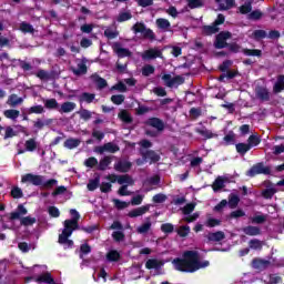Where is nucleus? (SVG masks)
<instances>
[{"mask_svg": "<svg viewBox=\"0 0 284 284\" xmlns=\"http://www.w3.org/2000/svg\"><path fill=\"white\" fill-rule=\"evenodd\" d=\"M113 50L118 57H130V50L122 48L119 43L113 44Z\"/></svg>", "mask_w": 284, "mask_h": 284, "instance_id": "nucleus-23", "label": "nucleus"}, {"mask_svg": "<svg viewBox=\"0 0 284 284\" xmlns=\"http://www.w3.org/2000/svg\"><path fill=\"white\" fill-rule=\"evenodd\" d=\"M219 3L220 10H231L234 8V0H215Z\"/></svg>", "mask_w": 284, "mask_h": 284, "instance_id": "nucleus-22", "label": "nucleus"}, {"mask_svg": "<svg viewBox=\"0 0 284 284\" xmlns=\"http://www.w3.org/2000/svg\"><path fill=\"white\" fill-rule=\"evenodd\" d=\"M146 125H150L151 128H154L158 130V132H161L165 125L163 124V121H161L159 118H151L146 121Z\"/></svg>", "mask_w": 284, "mask_h": 284, "instance_id": "nucleus-14", "label": "nucleus"}, {"mask_svg": "<svg viewBox=\"0 0 284 284\" xmlns=\"http://www.w3.org/2000/svg\"><path fill=\"white\" fill-rule=\"evenodd\" d=\"M24 148L27 152H34L37 150V141L34 139H30L26 142Z\"/></svg>", "mask_w": 284, "mask_h": 284, "instance_id": "nucleus-38", "label": "nucleus"}, {"mask_svg": "<svg viewBox=\"0 0 284 284\" xmlns=\"http://www.w3.org/2000/svg\"><path fill=\"white\" fill-rule=\"evenodd\" d=\"M72 72L77 75L85 74L88 72V67H85L83 61H78V68H72Z\"/></svg>", "mask_w": 284, "mask_h": 284, "instance_id": "nucleus-26", "label": "nucleus"}, {"mask_svg": "<svg viewBox=\"0 0 284 284\" xmlns=\"http://www.w3.org/2000/svg\"><path fill=\"white\" fill-rule=\"evenodd\" d=\"M70 214L72 216V220L64 221V229L62 233L59 235V243L60 245H63L65 250L74 245V242L70 240V237L72 236V232H74V230L79 227V219H81V215L74 209L70 210Z\"/></svg>", "mask_w": 284, "mask_h": 284, "instance_id": "nucleus-2", "label": "nucleus"}, {"mask_svg": "<svg viewBox=\"0 0 284 284\" xmlns=\"http://www.w3.org/2000/svg\"><path fill=\"white\" fill-rule=\"evenodd\" d=\"M7 103L8 105H11V108H16V105H21V103H23V98H20L17 94H11Z\"/></svg>", "mask_w": 284, "mask_h": 284, "instance_id": "nucleus-21", "label": "nucleus"}, {"mask_svg": "<svg viewBox=\"0 0 284 284\" xmlns=\"http://www.w3.org/2000/svg\"><path fill=\"white\" fill-rule=\"evenodd\" d=\"M57 183H58V181L54 179L45 181V178H43L42 187H44V190H50L51 187H54V185H57Z\"/></svg>", "mask_w": 284, "mask_h": 284, "instance_id": "nucleus-41", "label": "nucleus"}, {"mask_svg": "<svg viewBox=\"0 0 284 284\" xmlns=\"http://www.w3.org/2000/svg\"><path fill=\"white\" fill-rule=\"evenodd\" d=\"M158 57H161V50L159 49H149L142 53V59H144V61L158 59Z\"/></svg>", "mask_w": 284, "mask_h": 284, "instance_id": "nucleus-13", "label": "nucleus"}, {"mask_svg": "<svg viewBox=\"0 0 284 284\" xmlns=\"http://www.w3.org/2000/svg\"><path fill=\"white\" fill-rule=\"evenodd\" d=\"M130 168H132V163L128 161H120L114 165L116 172H130Z\"/></svg>", "mask_w": 284, "mask_h": 284, "instance_id": "nucleus-17", "label": "nucleus"}, {"mask_svg": "<svg viewBox=\"0 0 284 284\" xmlns=\"http://www.w3.org/2000/svg\"><path fill=\"white\" fill-rule=\"evenodd\" d=\"M146 270H161L163 262L156 258H151L145 263Z\"/></svg>", "mask_w": 284, "mask_h": 284, "instance_id": "nucleus-16", "label": "nucleus"}, {"mask_svg": "<svg viewBox=\"0 0 284 284\" xmlns=\"http://www.w3.org/2000/svg\"><path fill=\"white\" fill-rule=\"evenodd\" d=\"M194 207H196V204L189 203L183 207V214H192L194 212Z\"/></svg>", "mask_w": 284, "mask_h": 284, "instance_id": "nucleus-63", "label": "nucleus"}, {"mask_svg": "<svg viewBox=\"0 0 284 284\" xmlns=\"http://www.w3.org/2000/svg\"><path fill=\"white\" fill-rule=\"evenodd\" d=\"M143 199H145V195H134L131 200V205H141V203H143Z\"/></svg>", "mask_w": 284, "mask_h": 284, "instance_id": "nucleus-53", "label": "nucleus"}, {"mask_svg": "<svg viewBox=\"0 0 284 284\" xmlns=\"http://www.w3.org/2000/svg\"><path fill=\"white\" fill-rule=\"evenodd\" d=\"M239 201L240 199L237 197V195H230L229 197V207H231V210H234V207H236V205H239Z\"/></svg>", "mask_w": 284, "mask_h": 284, "instance_id": "nucleus-45", "label": "nucleus"}, {"mask_svg": "<svg viewBox=\"0 0 284 284\" xmlns=\"http://www.w3.org/2000/svg\"><path fill=\"white\" fill-rule=\"evenodd\" d=\"M235 148H236V152H239V154H247V152H250V150H252L250 148V145L246 143H239L235 145Z\"/></svg>", "mask_w": 284, "mask_h": 284, "instance_id": "nucleus-34", "label": "nucleus"}, {"mask_svg": "<svg viewBox=\"0 0 284 284\" xmlns=\"http://www.w3.org/2000/svg\"><path fill=\"white\" fill-rule=\"evenodd\" d=\"M145 24L138 22L133 26L132 30L134 31L135 34H143L145 32Z\"/></svg>", "mask_w": 284, "mask_h": 284, "instance_id": "nucleus-44", "label": "nucleus"}, {"mask_svg": "<svg viewBox=\"0 0 284 284\" xmlns=\"http://www.w3.org/2000/svg\"><path fill=\"white\" fill-rule=\"evenodd\" d=\"M130 19H132V13L130 11H124V12H121L119 16H118V21L120 23H123V21H130Z\"/></svg>", "mask_w": 284, "mask_h": 284, "instance_id": "nucleus-40", "label": "nucleus"}, {"mask_svg": "<svg viewBox=\"0 0 284 284\" xmlns=\"http://www.w3.org/2000/svg\"><path fill=\"white\" fill-rule=\"evenodd\" d=\"M142 74L144 77H150V74H154V67L146 64L145 67H143L142 69Z\"/></svg>", "mask_w": 284, "mask_h": 284, "instance_id": "nucleus-57", "label": "nucleus"}, {"mask_svg": "<svg viewBox=\"0 0 284 284\" xmlns=\"http://www.w3.org/2000/svg\"><path fill=\"white\" fill-rule=\"evenodd\" d=\"M30 114H43L44 109L42 105H36V106H31L29 109Z\"/></svg>", "mask_w": 284, "mask_h": 284, "instance_id": "nucleus-59", "label": "nucleus"}, {"mask_svg": "<svg viewBox=\"0 0 284 284\" xmlns=\"http://www.w3.org/2000/svg\"><path fill=\"white\" fill-rule=\"evenodd\" d=\"M104 36L108 38V39H115V37L119 36V32H116V29H105L104 31Z\"/></svg>", "mask_w": 284, "mask_h": 284, "instance_id": "nucleus-52", "label": "nucleus"}, {"mask_svg": "<svg viewBox=\"0 0 284 284\" xmlns=\"http://www.w3.org/2000/svg\"><path fill=\"white\" fill-rule=\"evenodd\" d=\"M81 145V140L79 139H68L64 142V148H68V150H74V148H79Z\"/></svg>", "mask_w": 284, "mask_h": 284, "instance_id": "nucleus-28", "label": "nucleus"}, {"mask_svg": "<svg viewBox=\"0 0 284 284\" xmlns=\"http://www.w3.org/2000/svg\"><path fill=\"white\" fill-rule=\"evenodd\" d=\"M106 181H110L111 183H119V185H134V180L130 175H108Z\"/></svg>", "mask_w": 284, "mask_h": 284, "instance_id": "nucleus-4", "label": "nucleus"}, {"mask_svg": "<svg viewBox=\"0 0 284 284\" xmlns=\"http://www.w3.org/2000/svg\"><path fill=\"white\" fill-rule=\"evenodd\" d=\"M49 214L53 219H59V216L61 215V212L59 211V209L57 206H50L49 207Z\"/></svg>", "mask_w": 284, "mask_h": 284, "instance_id": "nucleus-60", "label": "nucleus"}, {"mask_svg": "<svg viewBox=\"0 0 284 284\" xmlns=\"http://www.w3.org/2000/svg\"><path fill=\"white\" fill-rule=\"evenodd\" d=\"M121 258V254L118 251L111 250L106 254V261L115 262Z\"/></svg>", "mask_w": 284, "mask_h": 284, "instance_id": "nucleus-33", "label": "nucleus"}, {"mask_svg": "<svg viewBox=\"0 0 284 284\" xmlns=\"http://www.w3.org/2000/svg\"><path fill=\"white\" fill-rule=\"evenodd\" d=\"M253 267L255 270H265V267H267V262H265L263 260H254Z\"/></svg>", "mask_w": 284, "mask_h": 284, "instance_id": "nucleus-43", "label": "nucleus"}, {"mask_svg": "<svg viewBox=\"0 0 284 284\" xmlns=\"http://www.w3.org/2000/svg\"><path fill=\"white\" fill-rule=\"evenodd\" d=\"M142 160H136L138 165H143V163H156L159 161V154L154 151H141Z\"/></svg>", "mask_w": 284, "mask_h": 284, "instance_id": "nucleus-5", "label": "nucleus"}, {"mask_svg": "<svg viewBox=\"0 0 284 284\" xmlns=\"http://www.w3.org/2000/svg\"><path fill=\"white\" fill-rule=\"evenodd\" d=\"M104 148H105L106 152H111V154H114V152H119V145H116L112 142L104 144Z\"/></svg>", "mask_w": 284, "mask_h": 284, "instance_id": "nucleus-46", "label": "nucleus"}, {"mask_svg": "<svg viewBox=\"0 0 284 284\" xmlns=\"http://www.w3.org/2000/svg\"><path fill=\"white\" fill-rule=\"evenodd\" d=\"M256 95L262 101H267V99H270V92L265 88H257Z\"/></svg>", "mask_w": 284, "mask_h": 284, "instance_id": "nucleus-31", "label": "nucleus"}, {"mask_svg": "<svg viewBox=\"0 0 284 284\" xmlns=\"http://www.w3.org/2000/svg\"><path fill=\"white\" fill-rule=\"evenodd\" d=\"M206 239L211 241L212 243H219L220 241H223L225 239V233L223 231H217L215 233H209L206 235Z\"/></svg>", "mask_w": 284, "mask_h": 284, "instance_id": "nucleus-15", "label": "nucleus"}, {"mask_svg": "<svg viewBox=\"0 0 284 284\" xmlns=\"http://www.w3.org/2000/svg\"><path fill=\"white\" fill-rule=\"evenodd\" d=\"M199 133L202 136H204V139H214V136H216V134H214L212 131H210L207 129L199 130Z\"/></svg>", "mask_w": 284, "mask_h": 284, "instance_id": "nucleus-49", "label": "nucleus"}, {"mask_svg": "<svg viewBox=\"0 0 284 284\" xmlns=\"http://www.w3.org/2000/svg\"><path fill=\"white\" fill-rule=\"evenodd\" d=\"M155 24L158 26V28L160 30H163L164 32L170 30V20L168 19H164V18H159L156 21H155Z\"/></svg>", "mask_w": 284, "mask_h": 284, "instance_id": "nucleus-20", "label": "nucleus"}, {"mask_svg": "<svg viewBox=\"0 0 284 284\" xmlns=\"http://www.w3.org/2000/svg\"><path fill=\"white\" fill-rule=\"evenodd\" d=\"M44 108L59 111V102H57V99H47L44 100Z\"/></svg>", "mask_w": 284, "mask_h": 284, "instance_id": "nucleus-29", "label": "nucleus"}, {"mask_svg": "<svg viewBox=\"0 0 284 284\" xmlns=\"http://www.w3.org/2000/svg\"><path fill=\"white\" fill-rule=\"evenodd\" d=\"M112 103H115V105H121L123 101H125V97L119 94V95H112L111 98Z\"/></svg>", "mask_w": 284, "mask_h": 284, "instance_id": "nucleus-61", "label": "nucleus"}, {"mask_svg": "<svg viewBox=\"0 0 284 284\" xmlns=\"http://www.w3.org/2000/svg\"><path fill=\"white\" fill-rule=\"evenodd\" d=\"M110 163H112V158L110 156H105L103 158L100 163H99V170H108V165H110Z\"/></svg>", "mask_w": 284, "mask_h": 284, "instance_id": "nucleus-39", "label": "nucleus"}, {"mask_svg": "<svg viewBox=\"0 0 284 284\" xmlns=\"http://www.w3.org/2000/svg\"><path fill=\"white\" fill-rule=\"evenodd\" d=\"M80 101H84L85 103H92V101H94V94H92V93H83L80 97Z\"/></svg>", "mask_w": 284, "mask_h": 284, "instance_id": "nucleus-54", "label": "nucleus"}, {"mask_svg": "<svg viewBox=\"0 0 284 284\" xmlns=\"http://www.w3.org/2000/svg\"><path fill=\"white\" fill-rule=\"evenodd\" d=\"M230 37H232V34L230 32H221L217 37H216V41H215V48L217 49H223L225 48V45H227V39H230Z\"/></svg>", "mask_w": 284, "mask_h": 284, "instance_id": "nucleus-9", "label": "nucleus"}, {"mask_svg": "<svg viewBox=\"0 0 284 284\" xmlns=\"http://www.w3.org/2000/svg\"><path fill=\"white\" fill-rule=\"evenodd\" d=\"M36 282H37V284H57V283H54V280L52 278L50 273H44V274L40 275L36 280Z\"/></svg>", "mask_w": 284, "mask_h": 284, "instance_id": "nucleus-19", "label": "nucleus"}, {"mask_svg": "<svg viewBox=\"0 0 284 284\" xmlns=\"http://www.w3.org/2000/svg\"><path fill=\"white\" fill-rule=\"evenodd\" d=\"M20 30H21V32H24V33L26 32H34V28L28 22H22L20 24Z\"/></svg>", "mask_w": 284, "mask_h": 284, "instance_id": "nucleus-51", "label": "nucleus"}, {"mask_svg": "<svg viewBox=\"0 0 284 284\" xmlns=\"http://www.w3.org/2000/svg\"><path fill=\"white\" fill-rule=\"evenodd\" d=\"M150 227H152V222L148 221L138 227V233L148 234V232H150Z\"/></svg>", "mask_w": 284, "mask_h": 284, "instance_id": "nucleus-36", "label": "nucleus"}, {"mask_svg": "<svg viewBox=\"0 0 284 284\" xmlns=\"http://www.w3.org/2000/svg\"><path fill=\"white\" fill-rule=\"evenodd\" d=\"M159 183H161V178H159V175H154L150 178L143 183L145 187V192H151V190H154L155 189L154 186L159 185Z\"/></svg>", "mask_w": 284, "mask_h": 284, "instance_id": "nucleus-11", "label": "nucleus"}, {"mask_svg": "<svg viewBox=\"0 0 284 284\" xmlns=\"http://www.w3.org/2000/svg\"><path fill=\"white\" fill-rule=\"evenodd\" d=\"M274 92L278 93V92H283L284 90V75H280L277 78L276 83L274 84L273 88Z\"/></svg>", "mask_w": 284, "mask_h": 284, "instance_id": "nucleus-32", "label": "nucleus"}, {"mask_svg": "<svg viewBox=\"0 0 284 284\" xmlns=\"http://www.w3.org/2000/svg\"><path fill=\"white\" fill-rule=\"evenodd\" d=\"M113 203L118 210H125V207H130V202L113 200Z\"/></svg>", "mask_w": 284, "mask_h": 284, "instance_id": "nucleus-47", "label": "nucleus"}, {"mask_svg": "<svg viewBox=\"0 0 284 284\" xmlns=\"http://www.w3.org/2000/svg\"><path fill=\"white\" fill-rule=\"evenodd\" d=\"M214 192H219V190H223V187H225V178L223 176H219L213 185H212Z\"/></svg>", "mask_w": 284, "mask_h": 284, "instance_id": "nucleus-27", "label": "nucleus"}, {"mask_svg": "<svg viewBox=\"0 0 284 284\" xmlns=\"http://www.w3.org/2000/svg\"><path fill=\"white\" fill-rule=\"evenodd\" d=\"M243 232L247 234V236H258L261 234V229L256 226H246L243 229Z\"/></svg>", "mask_w": 284, "mask_h": 284, "instance_id": "nucleus-30", "label": "nucleus"}, {"mask_svg": "<svg viewBox=\"0 0 284 284\" xmlns=\"http://www.w3.org/2000/svg\"><path fill=\"white\" fill-rule=\"evenodd\" d=\"M99 183H101V179L97 176L94 180H90L87 187L90 192H94L97 187H99Z\"/></svg>", "mask_w": 284, "mask_h": 284, "instance_id": "nucleus-35", "label": "nucleus"}, {"mask_svg": "<svg viewBox=\"0 0 284 284\" xmlns=\"http://www.w3.org/2000/svg\"><path fill=\"white\" fill-rule=\"evenodd\" d=\"M258 143H261V139H258V135H251L247 140V144L250 145L251 149L256 148Z\"/></svg>", "mask_w": 284, "mask_h": 284, "instance_id": "nucleus-42", "label": "nucleus"}, {"mask_svg": "<svg viewBox=\"0 0 284 284\" xmlns=\"http://www.w3.org/2000/svg\"><path fill=\"white\" fill-rule=\"evenodd\" d=\"M85 168H95V165H99V160L97 158H89L84 161Z\"/></svg>", "mask_w": 284, "mask_h": 284, "instance_id": "nucleus-50", "label": "nucleus"}, {"mask_svg": "<svg viewBox=\"0 0 284 284\" xmlns=\"http://www.w3.org/2000/svg\"><path fill=\"white\" fill-rule=\"evenodd\" d=\"M149 211L150 204H146L144 206H140L138 209L130 211L128 215L130 216V219H136V216H143V214H145Z\"/></svg>", "mask_w": 284, "mask_h": 284, "instance_id": "nucleus-12", "label": "nucleus"}, {"mask_svg": "<svg viewBox=\"0 0 284 284\" xmlns=\"http://www.w3.org/2000/svg\"><path fill=\"white\" fill-rule=\"evenodd\" d=\"M20 223L21 225H24L26 227L30 226V225H34V223H37V219L32 217V216H26L20 219Z\"/></svg>", "mask_w": 284, "mask_h": 284, "instance_id": "nucleus-37", "label": "nucleus"}, {"mask_svg": "<svg viewBox=\"0 0 284 284\" xmlns=\"http://www.w3.org/2000/svg\"><path fill=\"white\" fill-rule=\"evenodd\" d=\"M3 114L7 119H11V121H17L21 112H19V110L9 109V110H6Z\"/></svg>", "mask_w": 284, "mask_h": 284, "instance_id": "nucleus-25", "label": "nucleus"}, {"mask_svg": "<svg viewBox=\"0 0 284 284\" xmlns=\"http://www.w3.org/2000/svg\"><path fill=\"white\" fill-rule=\"evenodd\" d=\"M223 141L222 145H234L236 143V134L231 131L224 136Z\"/></svg>", "mask_w": 284, "mask_h": 284, "instance_id": "nucleus-24", "label": "nucleus"}, {"mask_svg": "<svg viewBox=\"0 0 284 284\" xmlns=\"http://www.w3.org/2000/svg\"><path fill=\"white\" fill-rule=\"evenodd\" d=\"M119 119L123 121L124 123H130L132 121V116H130V113L128 111H121L119 113Z\"/></svg>", "mask_w": 284, "mask_h": 284, "instance_id": "nucleus-48", "label": "nucleus"}, {"mask_svg": "<svg viewBox=\"0 0 284 284\" xmlns=\"http://www.w3.org/2000/svg\"><path fill=\"white\" fill-rule=\"evenodd\" d=\"M189 3V8H201V6H203V2H201V0H186Z\"/></svg>", "mask_w": 284, "mask_h": 284, "instance_id": "nucleus-64", "label": "nucleus"}, {"mask_svg": "<svg viewBox=\"0 0 284 284\" xmlns=\"http://www.w3.org/2000/svg\"><path fill=\"white\" fill-rule=\"evenodd\" d=\"M168 196L163 193L156 194L153 196V203H165Z\"/></svg>", "mask_w": 284, "mask_h": 284, "instance_id": "nucleus-58", "label": "nucleus"}, {"mask_svg": "<svg viewBox=\"0 0 284 284\" xmlns=\"http://www.w3.org/2000/svg\"><path fill=\"white\" fill-rule=\"evenodd\" d=\"M173 265L179 272H196L197 270H203V267H209L210 262H201L196 251H186L183 254V258L173 261Z\"/></svg>", "mask_w": 284, "mask_h": 284, "instance_id": "nucleus-1", "label": "nucleus"}, {"mask_svg": "<svg viewBox=\"0 0 284 284\" xmlns=\"http://www.w3.org/2000/svg\"><path fill=\"white\" fill-rule=\"evenodd\" d=\"M178 234H179V236H182V237L187 236V234H190V226H187V225L180 226L178 230Z\"/></svg>", "mask_w": 284, "mask_h": 284, "instance_id": "nucleus-55", "label": "nucleus"}, {"mask_svg": "<svg viewBox=\"0 0 284 284\" xmlns=\"http://www.w3.org/2000/svg\"><path fill=\"white\" fill-rule=\"evenodd\" d=\"M162 80L164 81L168 88H179V85H183V83L185 82V79H183V77H172L171 74H164L162 77Z\"/></svg>", "mask_w": 284, "mask_h": 284, "instance_id": "nucleus-3", "label": "nucleus"}, {"mask_svg": "<svg viewBox=\"0 0 284 284\" xmlns=\"http://www.w3.org/2000/svg\"><path fill=\"white\" fill-rule=\"evenodd\" d=\"M268 173H270V169H265V166H263L262 163H258L253 168H251L250 171H247L246 175L256 176V174H268Z\"/></svg>", "mask_w": 284, "mask_h": 284, "instance_id": "nucleus-8", "label": "nucleus"}, {"mask_svg": "<svg viewBox=\"0 0 284 284\" xmlns=\"http://www.w3.org/2000/svg\"><path fill=\"white\" fill-rule=\"evenodd\" d=\"M225 22V17L223 14H219L217 19L214 22V26L204 27V34H216L219 32V26Z\"/></svg>", "mask_w": 284, "mask_h": 284, "instance_id": "nucleus-7", "label": "nucleus"}, {"mask_svg": "<svg viewBox=\"0 0 284 284\" xmlns=\"http://www.w3.org/2000/svg\"><path fill=\"white\" fill-rule=\"evenodd\" d=\"M74 108H77V103L74 102H64L61 104V108L58 109V112H61L62 114L65 113H70L74 110Z\"/></svg>", "mask_w": 284, "mask_h": 284, "instance_id": "nucleus-18", "label": "nucleus"}, {"mask_svg": "<svg viewBox=\"0 0 284 284\" xmlns=\"http://www.w3.org/2000/svg\"><path fill=\"white\" fill-rule=\"evenodd\" d=\"M219 225H221V220L210 217V219H207V221H206V226H207V227H216V226H219Z\"/></svg>", "mask_w": 284, "mask_h": 284, "instance_id": "nucleus-56", "label": "nucleus"}, {"mask_svg": "<svg viewBox=\"0 0 284 284\" xmlns=\"http://www.w3.org/2000/svg\"><path fill=\"white\" fill-rule=\"evenodd\" d=\"M43 176L42 175H34L32 173H28L22 175L21 182L22 183H31L32 185H43Z\"/></svg>", "mask_w": 284, "mask_h": 284, "instance_id": "nucleus-6", "label": "nucleus"}, {"mask_svg": "<svg viewBox=\"0 0 284 284\" xmlns=\"http://www.w3.org/2000/svg\"><path fill=\"white\" fill-rule=\"evenodd\" d=\"M11 196H13V199H21V196H23V192L20 187L16 186L11 190Z\"/></svg>", "mask_w": 284, "mask_h": 284, "instance_id": "nucleus-62", "label": "nucleus"}, {"mask_svg": "<svg viewBox=\"0 0 284 284\" xmlns=\"http://www.w3.org/2000/svg\"><path fill=\"white\" fill-rule=\"evenodd\" d=\"M28 214V209L23 206V204L18 205V209L10 213L9 219L10 221H17V219H21V216H26Z\"/></svg>", "mask_w": 284, "mask_h": 284, "instance_id": "nucleus-10", "label": "nucleus"}]
</instances>
